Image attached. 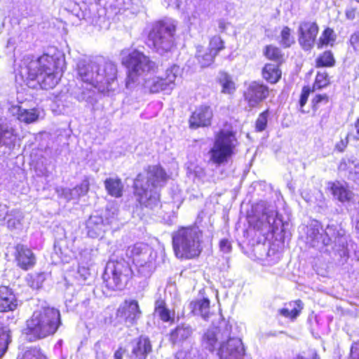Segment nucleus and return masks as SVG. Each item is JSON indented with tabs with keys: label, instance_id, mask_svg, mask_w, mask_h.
Wrapping results in <instances>:
<instances>
[{
	"label": "nucleus",
	"instance_id": "1",
	"mask_svg": "<svg viewBox=\"0 0 359 359\" xmlns=\"http://www.w3.org/2000/svg\"><path fill=\"white\" fill-rule=\"evenodd\" d=\"M64 65V56L60 53L52 55L43 54L36 59L33 56H27L20 66L19 72L27 80H36L41 88L52 89L62 76Z\"/></svg>",
	"mask_w": 359,
	"mask_h": 359
},
{
	"label": "nucleus",
	"instance_id": "2",
	"mask_svg": "<svg viewBox=\"0 0 359 359\" xmlns=\"http://www.w3.org/2000/svg\"><path fill=\"white\" fill-rule=\"evenodd\" d=\"M306 241L320 252H330L332 250L340 257H347L344 231L334 224H328L325 230L318 222L310 225L307 229Z\"/></svg>",
	"mask_w": 359,
	"mask_h": 359
},
{
	"label": "nucleus",
	"instance_id": "3",
	"mask_svg": "<svg viewBox=\"0 0 359 359\" xmlns=\"http://www.w3.org/2000/svg\"><path fill=\"white\" fill-rule=\"evenodd\" d=\"M167 180V175L158 165L149 166L147 170V180L143 184V177L139 174L134 182L135 194L140 204L154 210L160 204L159 194L155 189L161 187Z\"/></svg>",
	"mask_w": 359,
	"mask_h": 359
},
{
	"label": "nucleus",
	"instance_id": "4",
	"mask_svg": "<svg viewBox=\"0 0 359 359\" xmlns=\"http://www.w3.org/2000/svg\"><path fill=\"white\" fill-rule=\"evenodd\" d=\"M77 72L83 82L104 91L109 90V86L116 80L117 68L111 61L87 62L81 60L77 64Z\"/></svg>",
	"mask_w": 359,
	"mask_h": 359
},
{
	"label": "nucleus",
	"instance_id": "5",
	"mask_svg": "<svg viewBox=\"0 0 359 359\" xmlns=\"http://www.w3.org/2000/svg\"><path fill=\"white\" fill-rule=\"evenodd\" d=\"M60 311L53 307H43L35 311L27 320L25 334L29 341L53 335L61 325Z\"/></svg>",
	"mask_w": 359,
	"mask_h": 359
},
{
	"label": "nucleus",
	"instance_id": "6",
	"mask_svg": "<svg viewBox=\"0 0 359 359\" xmlns=\"http://www.w3.org/2000/svg\"><path fill=\"white\" fill-rule=\"evenodd\" d=\"M175 256L180 259H191L203 250V232L196 226L181 227L172 234Z\"/></svg>",
	"mask_w": 359,
	"mask_h": 359
},
{
	"label": "nucleus",
	"instance_id": "7",
	"mask_svg": "<svg viewBox=\"0 0 359 359\" xmlns=\"http://www.w3.org/2000/svg\"><path fill=\"white\" fill-rule=\"evenodd\" d=\"M121 62L128 69L126 82L127 88H132L140 83L149 73L155 72L157 69L154 61L137 50H133L123 56Z\"/></svg>",
	"mask_w": 359,
	"mask_h": 359
},
{
	"label": "nucleus",
	"instance_id": "8",
	"mask_svg": "<svg viewBox=\"0 0 359 359\" xmlns=\"http://www.w3.org/2000/svg\"><path fill=\"white\" fill-rule=\"evenodd\" d=\"M175 30L176 25L171 19L155 22L148 33V46L160 55L170 52L174 46Z\"/></svg>",
	"mask_w": 359,
	"mask_h": 359
},
{
	"label": "nucleus",
	"instance_id": "9",
	"mask_svg": "<svg viewBox=\"0 0 359 359\" xmlns=\"http://www.w3.org/2000/svg\"><path fill=\"white\" fill-rule=\"evenodd\" d=\"M250 223L255 230L264 237L274 233L283 225L276 207L264 201L258 203L254 207V216L250 218Z\"/></svg>",
	"mask_w": 359,
	"mask_h": 359
},
{
	"label": "nucleus",
	"instance_id": "10",
	"mask_svg": "<svg viewBox=\"0 0 359 359\" xmlns=\"http://www.w3.org/2000/svg\"><path fill=\"white\" fill-rule=\"evenodd\" d=\"M237 144V139L232 130H221L215 136L213 146L208 151L209 161L217 165L227 163Z\"/></svg>",
	"mask_w": 359,
	"mask_h": 359
},
{
	"label": "nucleus",
	"instance_id": "11",
	"mask_svg": "<svg viewBox=\"0 0 359 359\" xmlns=\"http://www.w3.org/2000/svg\"><path fill=\"white\" fill-rule=\"evenodd\" d=\"M133 271L128 262L110 259L105 266L103 280L108 288L122 290L132 277Z\"/></svg>",
	"mask_w": 359,
	"mask_h": 359
},
{
	"label": "nucleus",
	"instance_id": "12",
	"mask_svg": "<svg viewBox=\"0 0 359 359\" xmlns=\"http://www.w3.org/2000/svg\"><path fill=\"white\" fill-rule=\"evenodd\" d=\"M126 255L133 260L142 276L149 277L154 271L156 253L148 245L139 243L129 246Z\"/></svg>",
	"mask_w": 359,
	"mask_h": 359
},
{
	"label": "nucleus",
	"instance_id": "13",
	"mask_svg": "<svg viewBox=\"0 0 359 359\" xmlns=\"http://www.w3.org/2000/svg\"><path fill=\"white\" fill-rule=\"evenodd\" d=\"M231 326L224 320L219 321L217 326L209 328L203 334L202 346L210 352H213L219 341L222 343L231 334Z\"/></svg>",
	"mask_w": 359,
	"mask_h": 359
},
{
	"label": "nucleus",
	"instance_id": "14",
	"mask_svg": "<svg viewBox=\"0 0 359 359\" xmlns=\"http://www.w3.org/2000/svg\"><path fill=\"white\" fill-rule=\"evenodd\" d=\"M179 72V66L173 65L166 69L165 78L154 77L143 79L142 81H144V88L152 93L160 91H170L175 87V81Z\"/></svg>",
	"mask_w": 359,
	"mask_h": 359
},
{
	"label": "nucleus",
	"instance_id": "15",
	"mask_svg": "<svg viewBox=\"0 0 359 359\" xmlns=\"http://www.w3.org/2000/svg\"><path fill=\"white\" fill-rule=\"evenodd\" d=\"M318 31L319 27L316 22L311 20L300 22L297 29L298 41L304 50H309L313 47Z\"/></svg>",
	"mask_w": 359,
	"mask_h": 359
},
{
	"label": "nucleus",
	"instance_id": "16",
	"mask_svg": "<svg viewBox=\"0 0 359 359\" xmlns=\"http://www.w3.org/2000/svg\"><path fill=\"white\" fill-rule=\"evenodd\" d=\"M220 345L217 355L221 359H242L245 350L239 338L231 337L226 339Z\"/></svg>",
	"mask_w": 359,
	"mask_h": 359
},
{
	"label": "nucleus",
	"instance_id": "17",
	"mask_svg": "<svg viewBox=\"0 0 359 359\" xmlns=\"http://www.w3.org/2000/svg\"><path fill=\"white\" fill-rule=\"evenodd\" d=\"M117 317L123 319L128 325H133L137 323L142 316V311L140 309L138 302L136 300H126L121 304L117 311Z\"/></svg>",
	"mask_w": 359,
	"mask_h": 359
},
{
	"label": "nucleus",
	"instance_id": "18",
	"mask_svg": "<svg viewBox=\"0 0 359 359\" xmlns=\"http://www.w3.org/2000/svg\"><path fill=\"white\" fill-rule=\"evenodd\" d=\"M224 48V41L219 36H213L209 43V47L205 52L198 50L197 60L202 67L210 66L217 54Z\"/></svg>",
	"mask_w": 359,
	"mask_h": 359
},
{
	"label": "nucleus",
	"instance_id": "19",
	"mask_svg": "<svg viewBox=\"0 0 359 359\" xmlns=\"http://www.w3.org/2000/svg\"><path fill=\"white\" fill-rule=\"evenodd\" d=\"M269 93L266 86L252 81L245 91L244 97L250 107H255L269 96Z\"/></svg>",
	"mask_w": 359,
	"mask_h": 359
},
{
	"label": "nucleus",
	"instance_id": "20",
	"mask_svg": "<svg viewBox=\"0 0 359 359\" xmlns=\"http://www.w3.org/2000/svg\"><path fill=\"white\" fill-rule=\"evenodd\" d=\"M213 116L210 107L201 105L196 108L189 118V124L191 128L206 127L211 124Z\"/></svg>",
	"mask_w": 359,
	"mask_h": 359
},
{
	"label": "nucleus",
	"instance_id": "21",
	"mask_svg": "<svg viewBox=\"0 0 359 359\" xmlns=\"http://www.w3.org/2000/svg\"><path fill=\"white\" fill-rule=\"evenodd\" d=\"M187 175L196 184H204L210 182L212 175L201 165L194 162H189L187 164Z\"/></svg>",
	"mask_w": 359,
	"mask_h": 359
},
{
	"label": "nucleus",
	"instance_id": "22",
	"mask_svg": "<svg viewBox=\"0 0 359 359\" xmlns=\"http://www.w3.org/2000/svg\"><path fill=\"white\" fill-rule=\"evenodd\" d=\"M152 351L149 339L145 336L140 337L133 344L130 359H146Z\"/></svg>",
	"mask_w": 359,
	"mask_h": 359
},
{
	"label": "nucleus",
	"instance_id": "23",
	"mask_svg": "<svg viewBox=\"0 0 359 359\" xmlns=\"http://www.w3.org/2000/svg\"><path fill=\"white\" fill-rule=\"evenodd\" d=\"M16 133L6 118L0 117V147L11 149L15 145Z\"/></svg>",
	"mask_w": 359,
	"mask_h": 359
},
{
	"label": "nucleus",
	"instance_id": "24",
	"mask_svg": "<svg viewBox=\"0 0 359 359\" xmlns=\"http://www.w3.org/2000/svg\"><path fill=\"white\" fill-rule=\"evenodd\" d=\"M107 228L103 218L98 215H92L86 221L87 234L93 238H102Z\"/></svg>",
	"mask_w": 359,
	"mask_h": 359
},
{
	"label": "nucleus",
	"instance_id": "25",
	"mask_svg": "<svg viewBox=\"0 0 359 359\" xmlns=\"http://www.w3.org/2000/svg\"><path fill=\"white\" fill-rule=\"evenodd\" d=\"M15 259L18 265L24 270H27L35 264V257L32 250L21 244L15 247Z\"/></svg>",
	"mask_w": 359,
	"mask_h": 359
},
{
	"label": "nucleus",
	"instance_id": "26",
	"mask_svg": "<svg viewBox=\"0 0 359 359\" xmlns=\"http://www.w3.org/2000/svg\"><path fill=\"white\" fill-rule=\"evenodd\" d=\"M17 305V300L12 291L8 287H0V312L13 311Z\"/></svg>",
	"mask_w": 359,
	"mask_h": 359
},
{
	"label": "nucleus",
	"instance_id": "27",
	"mask_svg": "<svg viewBox=\"0 0 359 359\" xmlns=\"http://www.w3.org/2000/svg\"><path fill=\"white\" fill-rule=\"evenodd\" d=\"M194 329L188 324L177 325L170 334V340L174 344H180L188 340L192 335Z\"/></svg>",
	"mask_w": 359,
	"mask_h": 359
},
{
	"label": "nucleus",
	"instance_id": "28",
	"mask_svg": "<svg viewBox=\"0 0 359 359\" xmlns=\"http://www.w3.org/2000/svg\"><path fill=\"white\" fill-rule=\"evenodd\" d=\"M10 110L13 115L15 116L19 121L26 123H33L39 118V114L34 109H26L16 105L12 106Z\"/></svg>",
	"mask_w": 359,
	"mask_h": 359
},
{
	"label": "nucleus",
	"instance_id": "29",
	"mask_svg": "<svg viewBox=\"0 0 359 359\" xmlns=\"http://www.w3.org/2000/svg\"><path fill=\"white\" fill-rule=\"evenodd\" d=\"M89 181L87 178L82 180L81 184L74 189H63L62 190V195L67 201L78 198L81 196L86 195L89 190Z\"/></svg>",
	"mask_w": 359,
	"mask_h": 359
},
{
	"label": "nucleus",
	"instance_id": "30",
	"mask_svg": "<svg viewBox=\"0 0 359 359\" xmlns=\"http://www.w3.org/2000/svg\"><path fill=\"white\" fill-rule=\"evenodd\" d=\"M331 190L334 196L342 203L349 202L353 198V193L346 184L339 182L332 183Z\"/></svg>",
	"mask_w": 359,
	"mask_h": 359
},
{
	"label": "nucleus",
	"instance_id": "31",
	"mask_svg": "<svg viewBox=\"0 0 359 359\" xmlns=\"http://www.w3.org/2000/svg\"><path fill=\"white\" fill-rule=\"evenodd\" d=\"M104 187L107 193L113 197L119 198L123 194V185L119 178H107L104 181Z\"/></svg>",
	"mask_w": 359,
	"mask_h": 359
},
{
	"label": "nucleus",
	"instance_id": "32",
	"mask_svg": "<svg viewBox=\"0 0 359 359\" xmlns=\"http://www.w3.org/2000/svg\"><path fill=\"white\" fill-rule=\"evenodd\" d=\"M189 306L195 315L201 316L204 319L209 317L210 301L208 299L191 302Z\"/></svg>",
	"mask_w": 359,
	"mask_h": 359
},
{
	"label": "nucleus",
	"instance_id": "33",
	"mask_svg": "<svg viewBox=\"0 0 359 359\" xmlns=\"http://www.w3.org/2000/svg\"><path fill=\"white\" fill-rule=\"evenodd\" d=\"M263 77L271 83H276L281 76L278 66L274 64H266L262 70Z\"/></svg>",
	"mask_w": 359,
	"mask_h": 359
},
{
	"label": "nucleus",
	"instance_id": "34",
	"mask_svg": "<svg viewBox=\"0 0 359 359\" xmlns=\"http://www.w3.org/2000/svg\"><path fill=\"white\" fill-rule=\"evenodd\" d=\"M289 306L280 309L279 313L285 318L294 319L299 316L303 309V303L301 300H297L294 302H290Z\"/></svg>",
	"mask_w": 359,
	"mask_h": 359
},
{
	"label": "nucleus",
	"instance_id": "35",
	"mask_svg": "<svg viewBox=\"0 0 359 359\" xmlns=\"http://www.w3.org/2000/svg\"><path fill=\"white\" fill-rule=\"evenodd\" d=\"M23 218V214L19 210L13 209L11 210L6 220L7 227L10 230L20 229L22 226V221Z\"/></svg>",
	"mask_w": 359,
	"mask_h": 359
},
{
	"label": "nucleus",
	"instance_id": "36",
	"mask_svg": "<svg viewBox=\"0 0 359 359\" xmlns=\"http://www.w3.org/2000/svg\"><path fill=\"white\" fill-rule=\"evenodd\" d=\"M219 81L222 86V92L226 94H231L236 90L234 82L232 81L231 76L228 74L222 72L219 74Z\"/></svg>",
	"mask_w": 359,
	"mask_h": 359
},
{
	"label": "nucleus",
	"instance_id": "37",
	"mask_svg": "<svg viewBox=\"0 0 359 359\" xmlns=\"http://www.w3.org/2000/svg\"><path fill=\"white\" fill-rule=\"evenodd\" d=\"M339 168L343 170L347 168L349 170L351 177L353 180L359 179V163L352 159H348L347 162H341Z\"/></svg>",
	"mask_w": 359,
	"mask_h": 359
},
{
	"label": "nucleus",
	"instance_id": "38",
	"mask_svg": "<svg viewBox=\"0 0 359 359\" xmlns=\"http://www.w3.org/2000/svg\"><path fill=\"white\" fill-rule=\"evenodd\" d=\"M9 332L10 330L7 327L0 324V358L6 351L8 344L11 341Z\"/></svg>",
	"mask_w": 359,
	"mask_h": 359
},
{
	"label": "nucleus",
	"instance_id": "39",
	"mask_svg": "<svg viewBox=\"0 0 359 359\" xmlns=\"http://www.w3.org/2000/svg\"><path fill=\"white\" fill-rule=\"evenodd\" d=\"M154 314L165 322H168L170 319V311L165 308V302L162 299H158L156 301Z\"/></svg>",
	"mask_w": 359,
	"mask_h": 359
},
{
	"label": "nucleus",
	"instance_id": "40",
	"mask_svg": "<svg viewBox=\"0 0 359 359\" xmlns=\"http://www.w3.org/2000/svg\"><path fill=\"white\" fill-rule=\"evenodd\" d=\"M280 36V44L284 48H289L295 42L294 36L291 34V29L287 26L283 28Z\"/></svg>",
	"mask_w": 359,
	"mask_h": 359
},
{
	"label": "nucleus",
	"instance_id": "41",
	"mask_svg": "<svg viewBox=\"0 0 359 359\" xmlns=\"http://www.w3.org/2000/svg\"><path fill=\"white\" fill-rule=\"evenodd\" d=\"M335 62L332 53L325 51L316 59V67H332Z\"/></svg>",
	"mask_w": 359,
	"mask_h": 359
},
{
	"label": "nucleus",
	"instance_id": "42",
	"mask_svg": "<svg viewBox=\"0 0 359 359\" xmlns=\"http://www.w3.org/2000/svg\"><path fill=\"white\" fill-rule=\"evenodd\" d=\"M264 53L268 59L276 61L280 60L283 56L281 50L273 45L266 46Z\"/></svg>",
	"mask_w": 359,
	"mask_h": 359
},
{
	"label": "nucleus",
	"instance_id": "43",
	"mask_svg": "<svg viewBox=\"0 0 359 359\" xmlns=\"http://www.w3.org/2000/svg\"><path fill=\"white\" fill-rule=\"evenodd\" d=\"M335 40L334 31L330 28L325 29L322 33L319 39L318 44V48H322L323 46L328 45Z\"/></svg>",
	"mask_w": 359,
	"mask_h": 359
},
{
	"label": "nucleus",
	"instance_id": "44",
	"mask_svg": "<svg viewBox=\"0 0 359 359\" xmlns=\"http://www.w3.org/2000/svg\"><path fill=\"white\" fill-rule=\"evenodd\" d=\"M269 116V111L268 109L263 111L259 115L255 124L257 131L262 132L266 129Z\"/></svg>",
	"mask_w": 359,
	"mask_h": 359
},
{
	"label": "nucleus",
	"instance_id": "45",
	"mask_svg": "<svg viewBox=\"0 0 359 359\" xmlns=\"http://www.w3.org/2000/svg\"><path fill=\"white\" fill-rule=\"evenodd\" d=\"M44 280V273H39L34 276H30L27 278L28 285L33 289H39L41 287Z\"/></svg>",
	"mask_w": 359,
	"mask_h": 359
},
{
	"label": "nucleus",
	"instance_id": "46",
	"mask_svg": "<svg viewBox=\"0 0 359 359\" xmlns=\"http://www.w3.org/2000/svg\"><path fill=\"white\" fill-rule=\"evenodd\" d=\"M328 83L329 79L327 78V74L325 72H318L313 84V89H321L327 86Z\"/></svg>",
	"mask_w": 359,
	"mask_h": 359
},
{
	"label": "nucleus",
	"instance_id": "47",
	"mask_svg": "<svg viewBox=\"0 0 359 359\" xmlns=\"http://www.w3.org/2000/svg\"><path fill=\"white\" fill-rule=\"evenodd\" d=\"M20 359H46L39 349L34 348L27 350Z\"/></svg>",
	"mask_w": 359,
	"mask_h": 359
},
{
	"label": "nucleus",
	"instance_id": "48",
	"mask_svg": "<svg viewBox=\"0 0 359 359\" xmlns=\"http://www.w3.org/2000/svg\"><path fill=\"white\" fill-rule=\"evenodd\" d=\"M314 109H318V104L321 102L327 104L328 102V97L327 95H317L312 100Z\"/></svg>",
	"mask_w": 359,
	"mask_h": 359
},
{
	"label": "nucleus",
	"instance_id": "49",
	"mask_svg": "<svg viewBox=\"0 0 359 359\" xmlns=\"http://www.w3.org/2000/svg\"><path fill=\"white\" fill-rule=\"evenodd\" d=\"M350 43L353 49L359 53V31L355 32L351 36Z\"/></svg>",
	"mask_w": 359,
	"mask_h": 359
},
{
	"label": "nucleus",
	"instance_id": "50",
	"mask_svg": "<svg viewBox=\"0 0 359 359\" xmlns=\"http://www.w3.org/2000/svg\"><path fill=\"white\" fill-rule=\"evenodd\" d=\"M349 359H359V342H355L352 344Z\"/></svg>",
	"mask_w": 359,
	"mask_h": 359
},
{
	"label": "nucleus",
	"instance_id": "51",
	"mask_svg": "<svg viewBox=\"0 0 359 359\" xmlns=\"http://www.w3.org/2000/svg\"><path fill=\"white\" fill-rule=\"evenodd\" d=\"M219 248L223 252L228 253L231 251V245L227 239H222L219 243Z\"/></svg>",
	"mask_w": 359,
	"mask_h": 359
},
{
	"label": "nucleus",
	"instance_id": "52",
	"mask_svg": "<svg viewBox=\"0 0 359 359\" xmlns=\"http://www.w3.org/2000/svg\"><path fill=\"white\" fill-rule=\"evenodd\" d=\"M9 212L7 205H0V221L7 220Z\"/></svg>",
	"mask_w": 359,
	"mask_h": 359
},
{
	"label": "nucleus",
	"instance_id": "53",
	"mask_svg": "<svg viewBox=\"0 0 359 359\" xmlns=\"http://www.w3.org/2000/svg\"><path fill=\"white\" fill-rule=\"evenodd\" d=\"M345 15L347 20H354L356 15V9L351 7L347 8L345 11Z\"/></svg>",
	"mask_w": 359,
	"mask_h": 359
},
{
	"label": "nucleus",
	"instance_id": "54",
	"mask_svg": "<svg viewBox=\"0 0 359 359\" xmlns=\"http://www.w3.org/2000/svg\"><path fill=\"white\" fill-rule=\"evenodd\" d=\"M78 273L81 276L83 280H86L88 274V270L85 267H79L78 269Z\"/></svg>",
	"mask_w": 359,
	"mask_h": 359
},
{
	"label": "nucleus",
	"instance_id": "55",
	"mask_svg": "<svg viewBox=\"0 0 359 359\" xmlns=\"http://www.w3.org/2000/svg\"><path fill=\"white\" fill-rule=\"evenodd\" d=\"M175 359H190L189 357H188V353L184 351H178L175 356Z\"/></svg>",
	"mask_w": 359,
	"mask_h": 359
},
{
	"label": "nucleus",
	"instance_id": "56",
	"mask_svg": "<svg viewBox=\"0 0 359 359\" xmlns=\"http://www.w3.org/2000/svg\"><path fill=\"white\" fill-rule=\"evenodd\" d=\"M125 353V350L122 348H119L116 350L114 355V359H123V355Z\"/></svg>",
	"mask_w": 359,
	"mask_h": 359
},
{
	"label": "nucleus",
	"instance_id": "57",
	"mask_svg": "<svg viewBox=\"0 0 359 359\" xmlns=\"http://www.w3.org/2000/svg\"><path fill=\"white\" fill-rule=\"evenodd\" d=\"M308 97H309V93L304 90L301 95L300 101H299L301 106H304L306 104Z\"/></svg>",
	"mask_w": 359,
	"mask_h": 359
},
{
	"label": "nucleus",
	"instance_id": "58",
	"mask_svg": "<svg viewBox=\"0 0 359 359\" xmlns=\"http://www.w3.org/2000/svg\"><path fill=\"white\" fill-rule=\"evenodd\" d=\"M346 147V144H345L343 141H341L340 143L336 144L337 149L341 152L344 150Z\"/></svg>",
	"mask_w": 359,
	"mask_h": 359
},
{
	"label": "nucleus",
	"instance_id": "59",
	"mask_svg": "<svg viewBox=\"0 0 359 359\" xmlns=\"http://www.w3.org/2000/svg\"><path fill=\"white\" fill-rule=\"evenodd\" d=\"M355 128L356 130L355 139L359 140V118L355 123Z\"/></svg>",
	"mask_w": 359,
	"mask_h": 359
},
{
	"label": "nucleus",
	"instance_id": "60",
	"mask_svg": "<svg viewBox=\"0 0 359 359\" xmlns=\"http://www.w3.org/2000/svg\"><path fill=\"white\" fill-rule=\"evenodd\" d=\"M294 359H306V358L302 355H297ZM313 359H320V358L316 353H315L313 355Z\"/></svg>",
	"mask_w": 359,
	"mask_h": 359
},
{
	"label": "nucleus",
	"instance_id": "61",
	"mask_svg": "<svg viewBox=\"0 0 359 359\" xmlns=\"http://www.w3.org/2000/svg\"><path fill=\"white\" fill-rule=\"evenodd\" d=\"M355 228L358 231H359V220L357 221Z\"/></svg>",
	"mask_w": 359,
	"mask_h": 359
},
{
	"label": "nucleus",
	"instance_id": "62",
	"mask_svg": "<svg viewBox=\"0 0 359 359\" xmlns=\"http://www.w3.org/2000/svg\"><path fill=\"white\" fill-rule=\"evenodd\" d=\"M356 2L359 3V0H355Z\"/></svg>",
	"mask_w": 359,
	"mask_h": 359
}]
</instances>
